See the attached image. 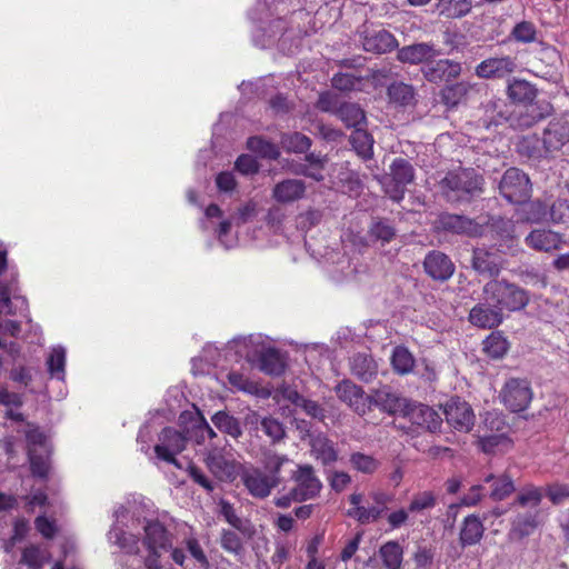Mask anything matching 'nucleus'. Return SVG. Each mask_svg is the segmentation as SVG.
I'll list each match as a JSON object with an SVG mask.
<instances>
[{
	"label": "nucleus",
	"instance_id": "nucleus-62",
	"mask_svg": "<svg viewBox=\"0 0 569 569\" xmlns=\"http://www.w3.org/2000/svg\"><path fill=\"white\" fill-rule=\"evenodd\" d=\"M20 562L27 565L29 569H41L43 559L39 547L29 546L24 548Z\"/></svg>",
	"mask_w": 569,
	"mask_h": 569
},
{
	"label": "nucleus",
	"instance_id": "nucleus-11",
	"mask_svg": "<svg viewBox=\"0 0 569 569\" xmlns=\"http://www.w3.org/2000/svg\"><path fill=\"white\" fill-rule=\"evenodd\" d=\"M485 228L488 227L492 239L497 241L498 249L503 254L515 256L519 251V241L516 236L515 223L510 219L500 216H489L481 222Z\"/></svg>",
	"mask_w": 569,
	"mask_h": 569
},
{
	"label": "nucleus",
	"instance_id": "nucleus-43",
	"mask_svg": "<svg viewBox=\"0 0 569 569\" xmlns=\"http://www.w3.org/2000/svg\"><path fill=\"white\" fill-rule=\"evenodd\" d=\"M311 451L323 466L331 465L338 459L332 441L326 437H316L311 442Z\"/></svg>",
	"mask_w": 569,
	"mask_h": 569
},
{
	"label": "nucleus",
	"instance_id": "nucleus-49",
	"mask_svg": "<svg viewBox=\"0 0 569 569\" xmlns=\"http://www.w3.org/2000/svg\"><path fill=\"white\" fill-rule=\"evenodd\" d=\"M509 426L502 415L497 412H486L482 423L479 426L478 433H505L508 435Z\"/></svg>",
	"mask_w": 569,
	"mask_h": 569
},
{
	"label": "nucleus",
	"instance_id": "nucleus-14",
	"mask_svg": "<svg viewBox=\"0 0 569 569\" xmlns=\"http://www.w3.org/2000/svg\"><path fill=\"white\" fill-rule=\"evenodd\" d=\"M462 66L459 61L451 59L435 58L421 68V73L426 81L433 84L449 83L460 77Z\"/></svg>",
	"mask_w": 569,
	"mask_h": 569
},
{
	"label": "nucleus",
	"instance_id": "nucleus-4",
	"mask_svg": "<svg viewBox=\"0 0 569 569\" xmlns=\"http://www.w3.org/2000/svg\"><path fill=\"white\" fill-rule=\"evenodd\" d=\"M482 291L486 301L501 311L522 310L530 301L527 290L506 279L497 278L488 281Z\"/></svg>",
	"mask_w": 569,
	"mask_h": 569
},
{
	"label": "nucleus",
	"instance_id": "nucleus-30",
	"mask_svg": "<svg viewBox=\"0 0 569 569\" xmlns=\"http://www.w3.org/2000/svg\"><path fill=\"white\" fill-rule=\"evenodd\" d=\"M305 192L306 184L302 180L286 179L273 187L272 197L277 202L290 203L301 199Z\"/></svg>",
	"mask_w": 569,
	"mask_h": 569
},
{
	"label": "nucleus",
	"instance_id": "nucleus-54",
	"mask_svg": "<svg viewBox=\"0 0 569 569\" xmlns=\"http://www.w3.org/2000/svg\"><path fill=\"white\" fill-rule=\"evenodd\" d=\"M260 430L270 438L272 443L279 442L286 436L283 425L273 417H264L260 421Z\"/></svg>",
	"mask_w": 569,
	"mask_h": 569
},
{
	"label": "nucleus",
	"instance_id": "nucleus-28",
	"mask_svg": "<svg viewBox=\"0 0 569 569\" xmlns=\"http://www.w3.org/2000/svg\"><path fill=\"white\" fill-rule=\"evenodd\" d=\"M469 321L482 329H492L498 327L502 320V311L490 303H477L469 312Z\"/></svg>",
	"mask_w": 569,
	"mask_h": 569
},
{
	"label": "nucleus",
	"instance_id": "nucleus-20",
	"mask_svg": "<svg viewBox=\"0 0 569 569\" xmlns=\"http://www.w3.org/2000/svg\"><path fill=\"white\" fill-rule=\"evenodd\" d=\"M423 270L433 280L445 282L455 273L451 258L440 250L429 251L423 259Z\"/></svg>",
	"mask_w": 569,
	"mask_h": 569
},
{
	"label": "nucleus",
	"instance_id": "nucleus-13",
	"mask_svg": "<svg viewBox=\"0 0 569 569\" xmlns=\"http://www.w3.org/2000/svg\"><path fill=\"white\" fill-rule=\"evenodd\" d=\"M159 441L154 446L157 458L180 468L176 456L186 449L188 438L174 428L166 427L159 435Z\"/></svg>",
	"mask_w": 569,
	"mask_h": 569
},
{
	"label": "nucleus",
	"instance_id": "nucleus-6",
	"mask_svg": "<svg viewBox=\"0 0 569 569\" xmlns=\"http://www.w3.org/2000/svg\"><path fill=\"white\" fill-rule=\"evenodd\" d=\"M520 218L522 221L528 223H541L547 220L548 216L555 223H566L567 212L569 211V204L567 201L557 200L549 208L547 203L540 200L528 201L520 203Z\"/></svg>",
	"mask_w": 569,
	"mask_h": 569
},
{
	"label": "nucleus",
	"instance_id": "nucleus-7",
	"mask_svg": "<svg viewBox=\"0 0 569 569\" xmlns=\"http://www.w3.org/2000/svg\"><path fill=\"white\" fill-rule=\"evenodd\" d=\"M435 224L437 230L457 236L480 238L485 234V224L465 214L441 212Z\"/></svg>",
	"mask_w": 569,
	"mask_h": 569
},
{
	"label": "nucleus",
	"instance_id": "nucleus-19",
	"mask_svg": "<svg viewBox=\"0 0 569 569\" xmlns=\"http://www.w3.org/2000/svg\"><path fill=\"white\" fill-rule=\"evenodd\" d=\"M338 398L346 402L356 413L365 416L370 412L369 395L351 380H342L336 387Z\"/></svg>",
	"mask_w": 569,
	"mask_h": 569
},
{
	"label": "nucleus",
	"instance_id": "nucleus-61",
	"mask_svg": "<svg viewBox=\"0 0 569 569\" xmlns=\"http://www.w3.org/2000/svg\"><path fill=\"white\" fill-rule=\"evenodd\" d=\"M370 236L388 243L396 237V229L387 220H378L371 226Z\"/></svg>",
	"mask_w": 569,
	"mask_h": 569
},
{
	"label": "nucleus",
	"instance_id": "nucleus-51",
	"mask_svg": "<svg viewBox=\"0 0 569 569\" xmlns=\"http://www.w3.org/2000/svg\"><path fill=\"white\" fill-rule=\"evenodd\" d=\"M350 463L353 469L366 475L375 473L380 467V462L375 457L362 452L351 453Z\"/></svg>",
	"mask_w": 569,
	"mask_h": 569
},
{
	"label": "nucleus",
	"instance_id": "nucleus-18",
	"mask_svg": "<svg viewBox=\"0 0 569 569\" xmlns=\"http://www.w3.org/2000/svg\"><path fill=\"white\" fill-rule=\"evenodd\" d=\"M525 243L538 252H552L560 250L566 243L565 236L549 228L531 230L525 238Z\"/></svg>",
	"mask_w": 569,
	"mask_h": 569
},
{
	"label": "nucleus",
	"instance_id": "nucleus-55",
	"mask_svg": "<svg viewBox=\"0 0 569 569\" xmlns=\"http://www.w3.org/2000/svg\"><path fill=\"white\" fill-rule=\"evenodd\" d=\"M228 382L231 385L232 388L249 393V395H257L259 387L258 383L250 380L248 377H246L243 373L238 371H230L227 375Z\"/></svg>",
	"mask_w": 569,
	"mask_h": 569
},
{
	"label": "nucleus",
	"instance_id": "nucleus-59",
	"mask_svg": "<svg viewBox=\"0 0 569 569\" xmlns=\"http://www.w3.org/2000/svg\"><path fill=\"white\" fill-rule=\"evenodd\" d=\"M538 525L539 522L537 515H519L513 521V530L520 537H527L530 536L536 530Z\"/></svg>",
	"mask_w": 569,
	"mask_h": 569
},
{
	"label": "nucleus",
	"instance_id": "nucleus-57",
	"mask_svg": "<svg viewBox=\"0 0 569 569\" xmlns=\"http://www.w3.org/2000/svg\"><path fill=\"white\" fill-rule=\"evenodd\" d=\"M184 546L199 569H210V561L197 538L190 537L186 539Z\"/></svg>",
	"mask_w": 569,
	"mask_h": 569
},
{
	"label": "nucleus",
	"instance_id": "nucleus-34",
	"mask_svg": "<svg viewBox=\"0 0 569 569\" xmlns=\"http://www.w3.org/2000/svg\"><path fill=\"white\" fill-rule=\"evenodd\" d=\"M485 483H490L489 497L495 501L505 500L515 491V483L508 473L496 476L489 473L483 478Z\"/></svg>",
	"mask_w": 569,
	"mask_h": 569
},
{
	"label": "nucleus",
	"instance_id": "nucleus-5",
	"mask_svg": "<svg viewBox=\"0 0 569 569\" xmlns=\"http://www.w3.org/2000/svg\"><path fill=\"white\" fill-rule=\"evenodd\" d=\"M368 497L372 501L370 507L362 505V493L353 492L349 496L350 508L347 510V515L360 525L377 522L386 513L388 505L395 498L392 493L380 489L370 491Z\"/></svg>",
	"mask_w": 569,
	"mask_h": 569
},
{
	"label": "nucleus",
	"instance_id": "nucleus-27",
	"mask_svg": "<svg viewBox=\"0 0 569 569\" xmlns=\"http://www.w3.org/2000/svg\"><path fill=\"white\" fill-rule=\"evenodd\" d=\"M475 87L476 84L467 80L449 82L439 91L440 102L448 109H455L467 100L469 92Z\"/></svg>",
	"mask_w": 569,
	"mask_h": 569
},
{
	"label": "nucleus",
	"instance_id": "nucleus-1",
	"mask_svg": "<svg viewBox=\"0 0 569 569\" xmlns=\"http://www.w3.org/2000/svg\"><path fill=\"white\" fill-rule=\"evenodd\" d=\"M261 466H240L239 478L248 493L256 499L268 498L283 482L282 469L293 461L284 453L267 449L261 452Z\"/></svg>",
	"mask_w": 569,
	"mask_h": 569
},
{
	"label": "nucleus",
	"instance_id": "nucleus-52",
	"mask_svg": "<svg viewBox=\"0 0 569 569\" xmlns=\"http://www.w3.org/2000/svg\"><path fill=\"white\" fill-rule=\"evenodd\" d=\"M282 143L288 151L295 153H306L311 147V139L301 133L293 132L282 138Z\"/></svg>",
	"mask_w": 569,
	"mask_h": 569
},
{
	"label": "nucleus",
	"instance_id": "nucleus-56",
	"mask_svg": "<svg viewBox=\"0 0 569 569\" xmlns=\"http://www.w3.org/2000/svg\"><path fill=\"white\" fill-rule=\"evenodd\" d=\"M510 36L517 42L532 43L537 39V29L532 22L521 21L512 28Z\"/></svg>",
	"mask_w": 569,
	"mask_h": 569
},
{
	"label": "nucleus",
	"instance_id": "nucleus-37",
	"mask_svg": "<svg viewBox=\"0 0 569 569\" xmlns=\"http://www.w3.org/2000/svg\"><path fill=\"white\" fill-rule=\"evenodd\" d=\"M387 94L389 101L399 107L412 106L416 101L415 88L402 81L390 83L387 89Z\"/></svg>",
	"mask_w": 569,
	"mask_h": 569
},
{
	"label": "nucleus",
	"instance_id": "nucleus-24",
	"mask_svg": "<svg viewBox=\"0 0 569 569\" xmlns=\"http://www.w3.org/2000/svg\"><path fill=\"white\" fill-rule=\"evenodd\" d=\"M542 140L548 153L559 151L569 142V121L552 119L543 130Z\"/></svg>",
	"mask_w": 569,
	"mask_h": 569
},
{
	"label": "nucleus",
	"instance_id": "nucleus-45",
	"mask_svg": "<svg viewBox=\"0 0 569 569\" xmlns=\"http://www.w3.org/2000/svg\"><path fill=\"white\" fill-rule=\"evenodd\" d=\"M211 421L217 429L220 431L233 437L238 438L241 436L242 430L238 419L231 415H229L224 410L217 411L212 417Z\"/></svg>",
	"mask_w": 569,
	"mask_h": 569
},
{
	"label": "nucleus",
	"instance_id": "nucleus-44",
	"mask_svg": "<svg viewBox=\"0 0 569 569\" xmlns=\"http://www.w3.org/2000/svg\"><path fill=\"white\" fill-rule=\"evenodd\" d=\"M350 142L356 152L362 159H370L372 157L373 139L371 134L362 127L352 131L350 134Z\"/></svg>",
	"mask_w": 569,
	"mask_h": 569
},
{
	"label": "nucleus",
	"instance_id": "nucleus-17",
	"mask_svg": "<svg viewBox=\"0 0 569 569\" xmlns=\"http://www.w3.org/2000/svg\"><path fill=\"white\" fill-rule=\"evenodd\" d=\"M369 401L370 411L377 408L389 416L402 415L408 402L406 398L392 392L388 387L372 390L369 395Z\"/></svg>",
	"mask_w": 569,
	"mask_h": 569
},
{
	"label": "nucleus",
	"instance_id": "nucleus-50",
	"mask_svg": "<svg viewBox=\"0 0 569 569\" xmlns=\"http://www.w3.org/2000/svg\"><path fill=\"white\" fill-rule=\"evenodd\" d=\"M219 543L226 552L234 556H240L244 551L242 538L230 529L221 530Z\"/></svg>",
	"mask_w": 569,
	"mask_h": 569
},
{
	"label": "nucleus",
	"instance_id": "nucleus-60",
	"mask_svg": "<svg viewBox=\"0 0 569 569\" xmlns=\"http://www.w3.org/2000/svg\"><path fill=\"white\" fill-rule=\"evenodd\" d=\"M362 78L348 72H338L331 79V86L339 91H352L360 83Z\"/></svg>",
	"mask_w": 569,
	"mask_h": 569
},
{
	"label": "nucleus",
	"instance_id": "nucleus-21",
	"mask_svg": "<svg viewBox=\"0 0 569 569\" xmlns=\"http://www.w3.org/2000/svg\"><path fill=\"white\" fill-rule=\"evenodd\" d=\"M517 69L515 58L509 56L491 57L477 64L475 72L481 79H502Z\"/></svg>",
	"mask_w": 569,
	"mask_h": 569
},
{
	"label": "nucleus",
	"instance_id": "nucleus-31",
	"mask_svg": "<svg viewBox=\"0 0 569 569\" xmlns=\"http://www.w3.org/2000/svg\"><path fill=\"white\" fill-rule=\"evenodd\" d=\"M485 533V526L477 515L467 516L461 523L459 543L462 548L471 547L480 542Z\"/></svg>",
	"mask_w": 569,
	"mask_h": 569
},
{
	"label": "nucleus",
	"instance_id": "nucleus-8",
	"mask_svg": "<svg viewBox=\"0 0 569 569\" xmlns=\"http://www.w3.org/2000/svg\"><path fill=\"white\" fill-rule=\"evenodd\" d=\"M501 249L493 247H475L471 254V268L481 277L497 279L505 269L507 260Z\"/></svg>",
	"mask_w": 569,
	"mask_h": 569
},
{
	"label": "nucleus",
	"instance_id": "nucleus-39",
	"mask_svg": "<svg viewBox=\"0 0 569 569\" xmlns=\"http://www.w3.org/2000/svg\"><path fill=\"white\" fill-rule=\"evenodd\" d=\"M336 114L347 128L357 129L366 124L365 111L357 103L343 102L337 109Z\"/></svg>",
	"mask_w": 569,
	"mask_h": 569
},
{
	"label": "nucleus",
	"instance_id": "nucleus-23",
	"mask_svg": "<svg viewBox=\"0 0 569 569\" xmlns=\"http://www.w3.org/2000/svg\"><path fill=\"white\" fill-rule=\"evenodd\" d=\"M440 50L432 42H419L400 48L397 60L401 63L421 64L429 63L431 59L440 56Z\"/></svg>",
	"mask_w": 569,
	"mask_h": 569
},
{
	"label": "nucleus",
	"instance_id": "nucleus-32",
	"mask_svg": "<svg viewBox=\"0 0 569 569\" xmlns=\"http://www.w3.org/2000/svg\"><path fill=\"white\" fill-rule=\"evenodd\" d=\"M258 368L268 376H281L286 370V362L280 351L276 348H267L258 356Z\"/></svg>",
	"mask_w": 569,
	"mask_h": 569
},
{
	"label": "nucleus",
	"instance_id": "nucleus-63",
	"mask_svg": "<svg viewBox=\"0 0 569 569\" xmlns=\"http://www.w3.org/2000/svg\"><path fill=\"white\" fill-rule=\"evenodd\" d=\"M30 470L33 477L46 479L49 475V462L40 455L29 451Z\"/></svg>",
	"mask_w": 569,
	"mask_h": 569
},
{
	"label": "nucleus",
	"instance_id": "nucleus-26",
	"mask_svg": "<svg viewBox=\"0 0 569 569\" xmlns=\"http://www.w3.org/2000/svg\"><path fill=\"white\" fill-rule=\"evenodd\" d=\"M143 529L144 537L142 543L147 550L167 551L171 547L170 533L160 521H148Z\"/></svg>",
	"mask_w": 569,
	"mask_h": 569
},
{
	"label": "nucleus",
	"instance_id": "nucleus-10",
	"mask_svg": "<svg viewBox=\"0 0 569 569\" xmlns=\"http://www.w3.org/2000/svg\"><path fill=\"white\" fill-rule=\"evenodd\" d=\"M533 397L530 382L527 379L510 378L500 390V401L511 412L526 410Z\"/></svg>",
	"mask_w": 569,
	"mask_h": 569
},
{
	"label": "nucleus",
	"instance_id": "nucleus-3",
	"mask_svg": "<svg viewBox=\"0 0 569 569\" xmlns=\"http://www.w3.org/2000/svg\"><path fill=\"white\" fill-rule=\"evenodd\" d=\"M295 467L290 471L293 486L273 499V505L278 508L287 509L293 502H305L320 496L323 486L315 468L309 463H296Z\"/></svg>",
	"mask_w": 569,
	"mask_h": 569
},
{
	"label": "nucleus",
	"instance_id": "nucleus-15",
	"mask_svg": "<svg viewBox=\"0 0 569 569\" xmlns=\"http://www.w3.org/2000/svg\"><path fill=\"white\" fill-rule=\"evenodd\" d=\"M445 416L448 425L458 431L468 432L475 425L471 406L459 397H453L447 402Z\"/></svg>",
	"mask_w": 569,
	"mask_h": 569
},
{
	"label": "nucleus",
	"instance_id": "nucleus-41",
	"mask_svg": "<svg viewBox=\"0 0 569 569\" xmlns=\"http://www.w3.org/2000/svg\"><path fill=\"white\" fill-rule=\"evenodd\" d=\"M351 371L360 380L369 382L377 375V366L371 357L358 353L352 358Z\"/></svg>",
	"mask_w": 569,
	"mask_h": 569
},
{
	"label": "nucleus",
	"instance_id": "nucleus-38",
	"mask_svg": "<svg viewBox=\"0 0 569 569\" xmlns=\"http://www.w3.org/2000/svg\"><path fill=\"white\" fill-rule=\"evenodd\" d=\"M379 558L386 569H401L403 548L396 540L382 543L378 550Z\"/></svg>",
	"mask_w": 569,
	"mask_h": 569
},
{
	"label": "nucleus",
	"instance_id": "nucleus-16",
	"mask_svg": "<svg viewBox=\"0 0 569 569\" xmlns=\"http://www.w3.org/2000/svg\"><path fill=\"white\" fill-rule=\"evenodd\" d=\"M402 416L412 425L430 432H436L442 425V418L431 407L422 403L407 402V408Z\"/></svg>",
	"mask_w": 569,
	"mask_h": 569
},
{
	"label": "nucleus",
	"instance_id": "nucleus-12",
	"mask_svg": "<svg viewBox=\"0 0 569 569\" xmlns=\"http://www.w3.org/2000/svg\"><path fill=\"white\" fill-rule=\"evenodd\" d=\"M416 173L413 166L405 158H396L390 164V182L386 183L385 192L395 202L403 200L407 186L412 183Z\"/></svg>",
	"mask_w": 569,
	"mask_h": 569
},
{
	"label": "nucleus",
	"instance_id": "nucleus-58",
	"mask_svg": "<svg viewBox=\"0 0 569 569\" xmlns=\"http://www.w3.org/2000/svg\"><path fill=\"white\" fill-rule=\"evenodd\" d=\"M542 489L532 485L526 486L517 496V503L521 507H538L542 501Z\"/></svg>",
	"mask_w": 569,
	"mask_h": 569
},
{
	"label": "nucleus",
	"instance_id": "nucleus-36",
	"mask_svg": "<svg viewBox=\"0 0 569 569\" xmlns=\"http://www.w3.org/2000/svg\"><path fill=\"white\" fill-rule=\"evenodd\" d=\"M517 152L521 157L535 160L545 158L549 154L542 138L540 139L537 134L522 137L517 143Z\"/></svg>",
	"mask_w": 569,
	"mask_h": 569
},
{
	"label": "nucleus",
	"instance_id": "nucleus-35",
	"mask_svg": "<svg viewBox=\"0 0 569 569\" xmlns=\"http://www.w3.org/2000/svg\"><path fill=\"white\" fill-rule=\"evenodd\" d=\"M508 98L521 104H529L537 97V89L532 83L523 79H512L507 87Z\"/></svg>",
	"mask_w": 569,
	"mask_h": 569
},
{
	"label": "nucleus",
	"instance_id": "nucleus-29",
	"mask_svg": "<svg viewBox=\"0 0 569 569\" xmlns=\"http://www.w3.org/2000/svg\"><path fill=\"white\" fill-rule=\"evenodd\" d=\"M476 440L477 448L486 455L502 453L512 448V440L505 433H478Z\"/></svg>",
	"mask_w": 569,
	"mask_h": 569
},
{
	"label": "nucleus",
	"instance_id": "nucleus-47",
	"mask_svg": "<svg viewBox=\"0 0 569 569\" xmlns=\"http://www.w3.org/2000/svg\"><path fill=\"white\" fill-rule=\"evenodd\" d=\"M391 365L396 372L406 375L413 369L415 358L407 348L398 346L393 349Z\"/></svg>",
	"mask_w": 569,
	"mask_h": 569
},
{
	"label": "nucleus",
	"instance_id": "nucleus-46",
	"mask_svg": "<svg viewBox=\"0 0 569 569\" xmlns=\"http://www.w3.org/2000/svg\"><path fill=\"white\" fill-rule=\"evenodd\" d=\"M247 148L261 158L276 160L280 156L278 147L262 137H250L247 140Z\"/></svg>",
	"mask_w": 569,
	"mask_h": 569
},
{
	"label": "nucleus",
	"instance_id": "nucleus-42",
	"mask_svg": "<svg viewBox=\"0 0 569 569\" xmlns=\"http://www.w3.org/2000/svg\"><path fill=\"white\" fill-rule=\"evenodd\" d=\"M508 350L509 342L501 331H492L483 340V352L492 359L502 358Z\"/></svg>",
	"mask_w": 569,
	"mask_h": 569
},
{
	"label": "nucleus",
	"instance_id": "nucleus-33",
	"mask_svg": "<svg viewBox=\"0 0 569 569\" xmlns=\"http://www.w3.org/2000/svg\"><path fill=\"white\" fill-rule=\"evenodd\" d=\"M542 118L543 114L539 112L538 108L529 103L519 107L518 110H513L508 121L512 128L523 130L535 126Z\"/></svg>",
	"mask_w": 569,
	"mask_h": 569
},
{
	"label": "nucleus",
	"instance_id": "nucleus-64",
	"mask_svg": "<svg viewBox=\"0 0 569 569\" xmlns=\"http://www.w3.org/2000/svg\"><path fill=\"white\" fill-rule=\"evenodd\" d=\"M546 495L552 505H560L569 499V486L562 483H551L546 487Z\"/></svg>",
	"mask_w": 569,
	"mask_h": 569
},
{
	"label": "nucleus",
	"instance_id": "nucleus-48",
	"mask_svg": "<svg viewBox=\"0 0 569 569\" xmlns=\"http://www.w3.org/2000/svg\"><path fill=\"white\" fill-rule=\"evenodd\" d=\"M437 505V496L431 490L417 492L412 496L408 506V511L419 513L425 510H431Z\"/></svg>",
	"mask_w": 569,
	"mask_h": 569
},
{
	"label": "nucleus",
	"instance_id": "nucleus-53",
	"mask_svg": "<svg viewBox=\"0 0 569 569\" xmlns=\"http://www.w3.org/2000/svg\"><path fill=\"white\" fill-rule=\"evenodd\" d=\"M48 371L51 377L63 379L66 366V351L63 348H54L47 359Z\"/></svg>",
	"mask_w": 569,
	"mask_h": 569
},
{
	"label": "nucleus",
	"instance_id": "nucleus-22",
	"mask_svg": "<svg viewBox=\"0 0 569 569\" xmlns=\"http://www.w3.org/2000/svg\"><path fill=\"white\" fill-rule=\"evenodd\" d=\"M204 462L209 471L221 481H232L239 476L238 463L228 459L219 449H211L206 453Z\"/></svg>",
	"mask_w": 569,
	"mask_h": 569
},
{
	"label": "nucleus",
	"instance_id": "nucleus-25",
	"mask_svg": "<svg viewBox=\"0 0 569 569\" xmlns=\"http://www.w3.org/2000/svg\"><path fill=\"white\" fill-rule=\"evenodd\" d=\"M398 46L396 37L386 29L366 31L362 40L363 49L377 54L391 52Z\"/></svg>",
	"mask_w": 569,
	"mask_h": 569
},
{
	"label": "nucleus",
	"instance_id": "nucleus-40",
	"mask_svg": "<svg viewBox=\"0 0 569 569\" xmlns=\"http://www.w3.org/2000/svg\"><path fill=\"white\" fill-rule=\"evenodd\" d=\"M436 7L439 16L447 19H460L471 11L472 0H438Z\"/></svg>",
	"mask_w": 569,
	"mask_h": 569
},
{
	"label": "nucleus",
	"instance_id": "nucleus-2",
	"mask_svg": "<svg viewBox=\"0 0 569 569\" xmlns=\"http://www.w3.org/2000/svg\"><path fill=\"white\" fill-rule=\"evenodd\" d=\"M485 179L473 168L448 171L439 181L443 198L450 203L469 202L483 191Z\"/></svg>",
	"mask_w": 569,
	"mask_h": 569
},
{
	"label": "nucleus",
	"instance_id": "nucleus-9",
	"mask_svg": "<svg viewBox=\"0 0 569 569\" xmlns=\"http://www.w3.org/2000/svg\"><path fill=\"white\" fill-rule=\"evenodd\" d=\"M499 191L510 203H522L531 196L530 179L522 170L509 168L500 180Z\"/></svg>",
	"mask_w": 569,
	"mask_h": 569
}]
</instances>
